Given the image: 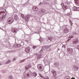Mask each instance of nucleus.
<instances>
[{
    "mask_svg": "<svg viewBox=\"0 0 79 79\" xmlns=\"http://www.w3.org/2000/svg\"><path fill=\"white\" fill-rule=\"evenodd\" d=\"M37 78L38 79H41V78H40V77H38Z\"/></svg>",
    "mask_w": 79,
    "mask_h": 79,
    "instance_id": "nucleus-45",
    "label": "nucleus"
},
{
    "mask_svg": "<svg viewBox=\"0 0 79 79\" xmlns=\"http://www.w3.org/2000/svg\"><path fill=\"white\" fill-rule=\"evenodd\" d=\"M5 18V15H4L2 16V19H4Z\"/></svg>",
    "mask_w": 79,
    "mask_h": 79,
    "instance_id": "nucleus-36",
    "label": "nucleus"
},
{
    "mask_svg": "<svg viewBox=\"0 0 79 79\" xmlns=\"http://www.w3.org/2000/svg\"><path fill=\"white\" fill-rule=\"evenodd\" d=\"M73 69H74L75 71H77L78 69H79V68H78V67L76 66H73Z\"/></svg>",
    "mask_w": 79,
    "mask_h": 79,
    "instance_id": "nucleus-9",
    "label": "nucleus"
},
{
    "mask_svg": "<svg viewBox=\"0 0 79 79\" xmlns=\"http://www.w3.org/2000/svg\"><path fill=\"white\" fill-rule=\"evenodd\" d=\"M25 52H26L27 53H29V52H30V48L27 47V48H25Z\"/></svg>",
    "mask_w": 79,
    "mask_h": 79,
    "instance_id": "nucleus-8",
    "label": "nucleus"
},
{
    "mask_svg": "<svg viewBox=\"0 0 79 79\" xmlns=\"http://www.w3.org/2000/svg\"><path fill=\"white\" fill-rule=\"evenodd\" d=\"M11 63V60H8L7 62L6 63V64H9Z\"/></svg>",
    "mask_w": 79,
    "mask_h": 79,
    "instance_id": "nucleus-26",
    "label": "nucleus"
},
{
    "mask_svg": "<svg viewBox=\"0 0 79 79\" xmlns=\"http://www.w3.org/2000/svg\"><path fill=\"white\" fill-rule=\"evenodd\" d=\"M78 42H79V41L77 40H73V44H77V43H78Z\"/></svg>",
    "mask_w": 79,
    "mask_h": 79,
    "instance_id": "nucleus-10",
    "label": "nucleus"
},
{
    "mask_svg": "<svg viewBox=\"0 0 79 79\" xmlns=\"http://www.w3.org/2000/svg\"><path fill=\"white\" fill-rule=\"evenodd\" d=\"M69 37L70 39H73V38H74V36H73L72 35H69Z\"/></svg>",
    "mask_w": 79,
    "mask_h": 79,
    "instance_id": "nucleus-28",
    "label": "nucleus"
},
{
    "mask_svg": "<svg viewBox=\"0 0 79 79\" xmlns=\"http://www.w3.org/2000/svg\"><path fill=\"white\" fill-rule=\"evenodd\" d=\"M24 60H25V59L21 60L20 61V63H23V62H24Z\"/></svg>",
    "mask_w": 79,
    "mask_h": 79,
    "instance_id": "nucleus-35",
    "label": "nucleus"
},
{
    "mask_svg": "<svg viewBox=\"0 0 79 79\" xmlns=\"http://www.w3.org/2000/svg\"><path fill=\"white\" fill-rule=\"evenodd\" d=\"M17 30V29L16 28H13L12 29V32H15L16 31V30Z\"/></svg>",
    "mask_w": 79,
    "mask_h": 79,
    "instance_id": "nucleus-19",
    "label": "nucleus"
},
{
    "mask_svg": "<svg viewBox=\"0 0 79 79\" xmlns=\"http://www.w3.org/2000/svg\"><path fill=\"white\" fill-rule=\"evenodd\" d=\"M32 48L33 49H35L36 48H37V46H34L32 47Z\"/></svg>",
    "mask_w": 79,
    "mask_h": 79,
    "instance_id": "nucleus-30",
    "label": "nucleus"
},
{
    "mask_svg": "<svg viewBox=\"0 0 79 79\" xmlns=\"http://www.w3.org/2000/svg\"><path fill=\"white\" fill-rule=\"evenodd\" d=\"M67 50L68 52H69L70 54H72L73 52V49L71 48H67Z\"/></svg>",
    "mask_w": 79,
    "mask_h": 79,
    "instance_id": "nucleus-5",
    "label": "nucleus"
},
{
    "mask_svg": "<svg viewBox=\"0 0 79 79\" xmlns=\"http://www.w3.org/2000/svg\"><path fill=\"white\" fill-rule=\"evenodd\" d=\"M35 55L37 56V55H38V53H36L35 54Z\"/></svg>",
    "mask_w": 79,
    "mask_h": 79,
    "instance_id": "nucleus-44",
    "label": "nucleus"
},
{
    "mask_svg": "<svg viewBox=\"0 0 79 79\" xmlns=\"http://www.w3.org/2000/svg\"><path fill=\"white\" fill-rule=\"evenodd\" d=\"M69 23L70 24L71 26H72L73 25V23H72V21H71V19H69Z\"/></svg>",
    "mask_w": 79,
    "mask_h": 79,
    "instance_id": "nucleus-23",
    "label": "nucleus"
},
{
    "mask_svg": "<svg viewBox=\"0 0 79 79\" xmlns=\"http://www.w3.org/2000/svg\"><path fill=\"white\" fill-rule=\"evenodd\" d=\"M26 73V72H25L24 73V78H27V74H26V73L25 74V73Z\"/></svg>",
    "mask_w": 79,
    "mask_h": 79,
    "instance_id": "nucleus-22",
    "label": "nucleus"
},
{
    "mask_svg": "<svg viewBox=\"0 0 79 79\" xmlns=\"http://www.w3.org/2000/svg\"><path fill=\"white\" fill-rule=\"evenodd\" d=\"M14 18L15 20L16 21L18 20V19H19L18 15H15Z\"/></svg>",
    "mask_w": 79,
    "mask_h": 79,
    "instance_id": "nucleus-14",
    "label": "nucleus"
},
{
    "mask_svg": "<svg viewBox=\"0 0 79 79\" xmlns=\"http://www.w3.org/2000/svg\"><path fill=\"white\" fill-rule=\"evenodd\" d=\"M52 73L53 76H56V71H55L54 70H53L52 71Z\"/></svg>",
    "mask_w": 79,
    "mask_h": 79,
    "instance_id": "nucleus-12",
    "label": "nucleus"
},
{
    "mask_svg": "<svg viewBox=\"0 0 79 79\" xmlns=\"http://www.w3.org/2000/svg\"><path fill=\"white\" fill-rule=\"evenodd\" d=\"M74 11H75V10H74Z\"/></svg>",
    "mask_w": 79,
    "mask_h": 79,
    "instance_id": "nucleus-55",
    "label": "nucleus"
},
{
    "mask_svg": "<svg viewBox=\"0 0 79 79\" xmlns=\"http://www.w3.org/2000/svg\"><path fill=\"white\" fill-rule=\"evenodd\" d=\"M6 15V13H5V15Z\"/></svg>",
    "mask_w": 79,
    "mask_h": 79,
    "instance_id": "nucleus-51",
    "label": "nucleus"
},
{
    "mask_svg": "<svg viewBox=\"0 0 79 79\" xmlns=\"http://www.w3.org/2000/svg\"><path fill=\"white\" fill-rule=\"evenodd\" d=\"M65 47H66L65 46V45H62V48H65Z\"/></svg>",
    "mask_w": 79,
    "mask_h": 79,
    "instance_id": "nucleus-39",
    "label": "nucleus"
},
{
    "mask_svg": "<svg viewBox=\"0 0 79 79\" xmlns=\"http://www.w3.org/2000/svg\"><path fill=\"white\" fill-rule=\"evenodd\" d=\"M14 21V19L13 18H10L7 19V23L8 24H11Z\"/></svg>",
    "mask_w": 79,
    "mask_h": 79,
    "instance_id": "nucleus-2",
    "label": "nucleus"
},
{
    "mask_svg": "<svg viewBox=\"0 0 79 79\" xmlns=\"http://www.w3.org/2000/svg\"><path fill=\"white\" fill-rule=\"evenodd\" d=\"M0 77H1V76L0 75Z\"/></svg>",
    "mask_w": 79,
    "mask_h": 79,
    "instance_id": "nucleus-54",
    "label": "nucleus"
},
{
    "mask_svg": "<svg viewBox=\"0 0 79 79\" xmlns=\"http://www.w3.org/2000/svg\"><path fill=\"white\" fill-rule=\"evenodd\" d=\"M48 39L49 40H50V41H51V40H52V39H51V37H49L48 38Z\"/></svg>",
    "mask_w": 79,
    "mask_h": 79,
    "instance_id": "nucleus-37",
    "label": "nucleus"
},
{
    "mask_svg": "<svg viewBox=\"0 0 79 79\" xmlns=\"http://www.w3.org/2000/svg\"><path fill=\"white\" fill-rule=\"evenodd\" d=\"M61 5L62 6H63H63H65V5H64V4L63 3H61Z\"/></svg>",
    "mask_w": 79,
    "mask_h": 79,
    "instance_id": "nucleus-33",
    "label": "nucleus"
},
{
    "mask_svg": "<svg viewBox=\"0 0 79 79\" xmlns=\"http://www.w3.org/2000/svg\"><path fill=\"white\" fill-rule=\"evenodd\" d=\"M67 16H69V15H70V14H67Z\"/></svg>",
    "mask_w": 79,
    "mask_h": 79,
    "instance_id": "nucleus-48",
    "label": "nucleus"
},
{
    "mask_svg": "<svg viewBox=\"0 0 79 79\" xmlns=\"http://www.w3.org/2000/svg\"><path fill=\"white\" fill-rule=\"evenodd\" d=\"M68 6L66 5H65L64 6L62 7V8L64 10H66L67 9H68Z\"/></svg>",
    "mask_w": 79,
    "mask_h": 79,
    "instance_id": "nucleus-11",
    "label": "nucleus"
},
{
    "mask_svg": "<svg viewBox=\"0 0 79 79\" xmlns=\"http://www.w3.org/2000/svg\"><path fill=\"white\" fill-rule=\"evenodd\" d=\"M32 76H34V77H36L37 76V73L35 72H33L32 74Z\"/></svg>",
    "mask_w": 79,
    "mask_h": 79,
    "instance_id": "nucleus-16",
    "label": "nucleus"
},
{
    "mask_svg": "<svg viewBox=\"0 0 79 79\" xmlns=\"http://www.w3.org/2000/svg\"><path fill=\"white\" fill-rule=\"evenodd\" d=\"M39 75H40V77H41V78H44V76H43V75H41L40 74Z\"/></svg>",
    "mask_w": 79,
    "mask_h": 79,
    "instance_id": "nucleus-31",
    "label": "nucleus"
},
{
    "mask_svg": "<svg viewBox=\"0 0 79 79\" xmlns=\"http://www.w3.org/2000/svg\"><path fill=\"white\" fill-rule=\"evenodd\" d=\"M47 46H42V48L44 50H45V49H46L47 48Z\"/></svg>",
    "mask_w": 79,
    "mask_h": 79,
    "instance_id": "nucleus-24",
    "label": "nucleus"
},
{
    "mask_svg": "<svg viewBox=\"0 0 79 79\" xmlns=\"http://www.w3.org/2000/svg\"><path fill=\"white\" fill-rule=\"evenodd\" d=\"M58 50H60V49L59 48L58 49Z\"/></svg>",
    "mask_w": 79,
    "mask_h": 79,
    "instance_id": "nucleus-52",
    "label": "nucleus"
},
{
    "mask_svg": "<svg viewBox=\"0 0 79 79\" xmlns=\"http://www.w3.org/2000/svg\"><path fill=\"white\" fill-rule=\"evenodd\" d=\"M29 76H30V75H29V74H27V77H29Z\"/></svg>",
    "mask_w": 79,
    "mask_h": 79,
    "instance_id": "nucleus-38",
    "label": "nucleus"
},
{
    "mask_svg": "<svg viewBox=\"0 0 79 79\" xmlns=\"http://www.w3.org/2000/svg\"><path fill=\"white\" fill-rule=\"evenodd\" d=\"M2 17H0V21H1L2 20Z\"/></svg>",
    "mask_w": 79,
    "mask_h": 79,
    "instance_id": "nucleus-47",
    "label": "nucleus"
},
{
    "mask_svg": "<svg viewBox=\"0 0 79 79\" xmlns=\"http://www.w3.org/2000/svg\"><path fill=\"white\" fill-rule=\"evenodd\" d=\"M12 52H13V51H9L10 53H11Z\"/></svg>",
    "mask_w": 79,
    "mask_h": 79,
    "instance_id": "nucleus-46",
    "label": "nucleus"
},
{
    "mask_svg": "<svg viewBox=\"0 0 79 79\" xmlns=\"http://www.w3.org/2000/svg\"><path fill=\"white\" fill-rule=\"evenodd\" d=\"M47 51H49L51 50V48H48L46 49Z\"/></svg>",
    "mask_w": 79,
    "mask_h": 79,
    "instance_id": "nucleus-27",
    "label": "nucleus"
},
{
    "mask_svg": "<svg viewBox=\"0 0 79 79\" xmlns=\"http://www.w3.org/2000/svg\"><path fill=\"white\" fill-rule=\"evenodd\" d=\"M64 79H71V77L69 76H66L65 77Z\"/></svg>",
    "mask_w": 79,
    "mask_h": 79,
    "instance_id": "nucleus-20",
    "label": "nucleus"
},
{
    "mask_svg": "<svg viewBox=\"0 0 79 79\" xmlns=\"http://www.w3.org/2000/svg\"><path fill=\"white\" fill-rule=\"evenodd\" d=\"M13 60V61H15V60H16V58H14Z\"/></svg>",
    "mask_w": 79,
    "mask_h": 79,
    "instance_id": "nucleus-42",
    "label": "nucleus"
},
{
    "mask_svg": "<svg viewBox=\"0 0 79 79\" xmlns=\"http://www.w3.org/2000/svg\"><path fill=\"white\" fill-rule=\"evenodd\" d=\"M73 34L74 35H79V32H78V33H76V32H73Z\"/></svg>",
    "mask_w": 79,
    "mask_h": 79,
    "instance_id": "nucleus-21",
    "label": "nucleus"
},
{
    "mask_svg": "<svg viewBox=\"0 0 79 79\" xmlns=\"http://www.w3.org/2000/svg\"><path fill=\"white\" fill-rule=\"evenodd\" d=\"M0 10H5V9L4 8H1L0 9Z\"/></svg>",
    "mask_w": 79,
    "mask_h": 79,
    "instance_id": "nucleus-41",
    "label": "nucleus"
},
{
    "mask_svg": "<svg viewBox=\"0 0 79 79\" xmlns=\"http://www.w3.org/2000/svg\"><path fill=\"white\" fill-rule=\"evenodd\" d=\"M43 79H49V77H48V75H46L45 77H44Z\"/></svg>",
    "mask_w": 79,
    "mask_h": 79,
    "instance_id": "nucleus-17",
    "label": "nucleus"
},
{
    "mask_svg": "<svg viewBox=\"0 0 79 79\" xmlns=\"http://www.w3.org/2000/svg\"><path fill=\"white\" fill-rule=\"evenodd\" d=\"M74 9H75V10H79V7H75Z\"/></svg>",
    "mask_w": 79,
    "mask_h": 79,
    "instance_id": "nucleus-25",
    "label": "nucleus"
},
{
    "mask_svg": "<svg viewBox=\"0 0 79 79\" xmlns=\"http://www.w3.org/2000/svg\"><path fill=\"white\" fill-rule=\"evenodd\" d=\"M37 68L39 70H40V71H43V69H42V68H43L42 65L41 64H38L37 65Z\"/></svg>",
    "mask_w": 79,
    "mask_h": 79,
    "instance_id": "nucleus-4",
    "label": "nucleus"
},
{
    "mask_svg": "<svg viewBox=\"0 0 79 79\" xmlns=\"http://www.w3.org/2000/svg\"><path fill=\"white\" fill-rule=\"evenodd\" d=\"M14 46L15 47H17V48H19V47H21V45L19 44H16L14 45Z\"/></svg>",
    "mask_w": 79,
    "mask_h": 79,
    "instance_id": "nucleus-13",
    "label": "nucleus"
},
{
    "mask_svg": "<svg viewBox=\"0 0 79 79\" xmlns=\"http://www.w3.org/2000/svg\"><path fill=\"white\" fill-rule=\"evenodd\" d=\"M20 45H24V43H23V42H21L20 43Z\"/></svg>",
    "mask_w": 79,
    "mask_h": 79,
    "instance_id": "nucleus-40",
    "label": "nucleus"
},
{
    "mask_svg": "<svg viewBox=\"0 0 79 79\" xmlns=\"http://www.w3.org/2000/svg\"><path fill=\"white\" fill-rule=\"evenodd\" d=\"M31 67V64L29 63L25 66V68L26 69H28Z\"/></svg>",
    "mask_w": 79,
    "mask_h": 79,
    "instance_id": "nucleus-6",
    "label": "nucleus"
},
{
    "mask_svg": "<svg viewBox=\"0 0 79 79\" xmlns=\"http://www.w3.org/2000/svg\"><path fill=\"white\" fill-rule=\"evenodd\" d=\"M51 47V45H49V46H48L47 47L48 48H49V47Z\"/></svg>",
    "mask_w": 79,
    "mask_h": 79,
    "instance_id": "nucleus-43",
    "label": "nucleus"
},
{
    "mask_svg": "<svg viewBox=\"0 0 79 79\" xmlns=\"http://www.w3.org/2000/svg\"><path fill=\"white\" fill-rule=\"evenodd\" d=\"M75 3L79 5V0H75Z\"/></svg>",
    "mask_w": 79,
    "mask_h": 79,
    "instance_id": "nucleus-15",
    "label": "nucleus"
},
{
    "mask_svg": "<svg viewBox=\"0 0 79 79\" xmlns=\"http://www.w3.org/2000/svg\"><path fill=\"white\" fill-rule=\"evenodd\" d=\"M69 40H71V39H69Z\"/></svg>",
    "mask_w": 79,
    "mask_h": 79,
    "instance_id": "nucleus-50",
    "label": "nucleus"
},
{
    "mask_svg": "<svg viewBox=\"0 0 79 79\" xmlns=\"http://www.w3.org/2000/svg\"><path fill=\"white\" fill-rule=\"evenodd\" d=\"M42 52H43V49H41L40 51V54L37 56V59L38 60L40 59V58H41V56H42Z\"/></svg>",
    "mask_w": 79,
    "mask_h": 79,
    "instance_id": "nucleus-3",
    "label": "nucleus"
},
{
    "mask_svg": "<svg viewBox=\"0 0 79 79\" xmlns=\"http://www.w3.org/2000/svg\"><path fill=\"white\" fill-rule=\"evenodd\" d=\"M32 15H26L25 17V20L26 22H28L29 19H30V18H31Z\"/></svg>",
    "mask_w": 79,
    "mask_h": 79,
    "instance_id": "nucleus-1",
    "label": "nucleus"
},
{
    "mask_svg": "<svg viewBox=\"0 0 79 79\" xmlns=\"http://www.w3.org/2000/svg\"><path fill=\"white\" fill-rule=\"evenodd\" d=\"M8 79H13V76H9L8 77Z\"/></svg>",
    "mask_w": 79,
    "mask_h": 79,
    "instance_id": "nucleus-29",
    "label": "nucleus"
},
{
    "mask_svg": "<svg viewBox=\"0 0 79 79\" xmlns=\"http://www.w3.org/2000/svg\"><path fill=\"white\" fill-rule=\"evenodd\" d=\"M2 63L0 64V65H2Z\"/></svg>",
    "mask_w": 79,
    "mask_h": 79,
    "instance_id": "nucleus-49",
    "label": "nucleus"
},
{
    "mask_svg": "<svg viewBox=\"0 0 79 79\" xmlns=\"http://www.w3.org/2000/svg\"><path fill=\"white\" fill-rule=\"evenodd\" d=\"M76 48H77V49H78V50H79V45H77L76 46Z\"/></svg>",
    "mask_w": 79,
    "mask_h": 79,
    "instance_id": "nucleus-34",
    "label": "nucleus"
},
{
    "mask_svg": "<svg viewBox=\"0 0 79 79\" xmlns=\"http://www.w3.org/2000/svg\"><path fill=\"white\" fill-rule=\"evenodd\" d=\"M21 16H22V18H23V19H24L25 17H24V15L22 14Z\"/></svg>",
    "mask_w": 79,
    "mask_h": 79,
    "instance_id": "nucleus-32",
    "label": "nucleus"
},
{
    "mask_svg": "<svg viewBox=\"0 0 79 79\" xmlns=\"http://www.w3.org/2000/svg\"><path fill=\"white\" fill-rule=\"evenodd\" d=\"M33 10H38V7L36 6H33Z\"/></svg>",
    "mask_w": 79,
    "mask_h": 79,
    "instance_id": "nucleus-18",
    "label": "nucleus"
},
{
    "mask_svg": "<svg viewBox=\"0 0 79 79\" xmlns=\"http://www.w3.org/2000/svg\"><path fill=\"white\" fill-rule=\"evenodd\" d=\"M1 63H1V62H0V64H1Z\"/></svg>",
    "mask_w": 79,
    "mask_h": 79,
    "instance_id": "nucleus-53",
    "label": "nucleus"
},
{
    "mask_svg": "<svg viewBox=\"0 0 79 79\" xmlns=\"http://www.w3.org/2000/svg\"><path fill=\"white\" fill-rule=\"evenodd\" d=\"M69 29L65 28L64 29L63 32L64 33H65L66 34H67L68 32H69Z\"/></svg>",
    "mask_w": 79,
    "mask_h": 79,
    "instance_id": "nucleus-7",
    "label": "nucleus"
}]
</instances>
